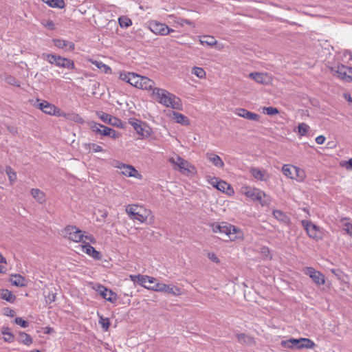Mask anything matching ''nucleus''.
I'll use <instances>...</instances> for the list:
<instances>
[{"instance_id":"nucleus-23","label":"nucleus","mask_w":352,"mask_h":352,"mask_svg":"<svg viewBox=\"0 0 352 352\" xmlns=\"http://www.w3.org/2000/svg\"><path fill=\"white\" fill-rule=\"evenodd\" d=\"M228 227L231 231L230 236H228L231 241L243 239V233L240 228L232 224H230Z\"/></svg>"},{"instance_id":"nucleus-24","label":"nucleus","mask_w":352,"mask_h":352,"mask_svg":"<svg viewBox=\"0 0 352 352\" xmlns=\"http://www.w3.org/2000/svg\"><path fill=\"white\" fill-rule=\"evenodd\" d=\"M207 159L212 163V164L218 168H223L224 166V162L222 159L217 155L214 153H209L206 154Z\"/></svg>"},{"instance_id":"nucleus-63","label":"nucleus","mask_w":352,"mask_h":352,"mask_svg":"<svg viewBox=\"0 0 352 352\" xmlns=\"http://www.w3.org/2000/svg\"><path fill=\"white\" fill-rule=\"evenodd\" d=\"M108 136L113 139H116L117 138H118L119 133L116 131L111 128L110 133Z\"/></svg>"},{"instance_id":"nucleus-49","label":"nucleus","mask_w":352,"mask_h":352,"mask_svg":"<svg viewBox=\"0 0 352 352\" xmlns=\"http://www.w3.org/2000/svg\"><path fill=\"white\" fill-rule=\"evenodd\" d=\"M294 173L296 174L294 179L298 181H302L305 177V171L299 167L296 166V168H294Z\"/></svg>"},{"instance_id":"nucleus-18","label":"nucleus","mask_w":352,"mask_h":352,"mask_svg":"<svg viewBox=\"0 0 352 352\" xmlns=\"http://www.w3.org/2000/svg\"><path fill=\"white\" fill-rule=\"evenodd\" d=\"M82 251L96 260H100L102 258V255L101 252L96 250L89 243H85L82 245Z\"/></svg>"},{"instance_id":"nucleus-30","label":"nucleus","mask_w":352,"mask_h":352,"mask_svg":"<svg viewBox=\"0 0 352 352\" xmlns=\"http://www.w3.org/2000/svg\"><path fill=\"white\" fill-rule=\"evenodd\" d=\"M42 1L50 7L54 8H56L61 9L65 6V3L63 0H42Z\"/></svg>"},{"instance_id":"nucleus-6","label":"nucleus","mask_w":352,"mask_h":352,"mask_svg":"<svg viewBox=\"0 0 352 352\" xmlns=\"http://www.w3.org/2000/svg\"><path fill=\"white\" fill-rule=\"evenodd\" d=\"M63 234L65 237H67L69 240L73 241L76 243H84V233L85 232L78 228L76 226H67L63 230Z\"/></svg>"},{"instance_id":"nucleus-31","label":"nucleus","mask_w":352,"mask_h":352,"mask_svg":"<svg viewBox=\"0 0 352 352\" xmlns=\"http://www.w3.org/2000/svg\"><path fill=\"white\" fill-rule=\"evenodd\" d=\"M294 168H296L295 166H292L290 164H285L282 168V171L286 177L291 179H294Z\"/></svg>"},{"instance_id":"nucleus-3","label":"nucleus","mask_w":352,"mask_h":352,"mask_svg":"<svg viewBox=\"0 0 352 352\" xmlns=\"http://www.w3.org/2000/svg\"><path fill=\"white\" fill-rule=\"evenodd\" d=\"M129 124H130L138 134L139 139H144L151 136L152 133V129L148 124L140 120L135 118H130L128 120Z\"/></svg>"},{"instance_id":"nucleus-4","label":"nucleus","mask_w":352,"mask_h":352,"mask_svg":"<svg viewBox=\"0 0 352 352\" xmlns=\"http://www.w3.org/2000/svg\"><path fill=\"white\" fill-rule=\"evenodd\" d=\"M126 212L130 219L138 220L141 223H144L146 221L151 212L150 210H145L138 205H129L126 208Z\"/></svg>"},{"instance_id":"nucleus-47","label":"nucleus","mask_w":352,"mask_h":352,"mask_svg":"<svg viewBox=\"0 0 352 352\" xmlns=\"http://www.w3.org/2000/svg\"><path fill=\"white\" fill-rule=\"evenodd\" d=\"M94 64L99 69H102L105 74H111V68L102 62L95 61Z\"/></svg>"},{"instance_id":"nucleus-56","label":"nucleus","mask_w":352,"mask_h":352,"mask_svg":"<svg viewBox=\"0 0 352 352\" xmlns=\"http://www.w3.org/2000/svg\"><path fill=\"white\" fill-rule=\"evenodd\" d=\"M344 230L352 237V223L346 222L344 223Z\"/></svg>"},{"instance_id":"nucleus-12","label":"nucleus","mask_w":352,"mask_h":352,"mask_svg":"<svg viewBox=\"0 0 352 352\" xmlns=\"http://www.w3.org/2000/svg\"><path fill=\"white\" fill-rule=\"evenodd\" d=\"M93 289L98 292L102 298L111 303H115L118 300L116 293L100 284H96Z\"/></svg>"},{"instance_id":"nucleus-22","label":"nucleus","mask_w":352,"mask_h":352,"mask_svg":"<svg viewBox=\"0 0 352 352\" xmlns=\"http://www.w3.org/2000/svg\"><path fill=\"white\" fill-rule=\"evenodd\" d=\"M301 338L298 339L290 338L289 340H282L281 346L284 348L300 349Z\"/></svg>"},{"instance_id":"nucleus-20","label":"nucleus","mask_w":352,"mask_h":352,"mask_svg":"<svg viewBox=\"0 0 352 352\" xmlns=\"http://www.w3.org/2000/svg\"><path fill=\"white\" fill-rule=\"evenodd\" d=\"M350 67H351L345 66L344 65H339L337 67H333L332 69L338 74V77L346 82V79H348L350 72Z\"/></svg>"},{"instance_id":"nucleus-15","label":"nucleus","mask_w":352,"mask_h":352,"mask_svg":"<svg viewBox=\"0 0 352 352\" xmlns=\"http://www.w3.org/2000/svg\"><path fill=\"white\" fill-rule=\"evenodd\" d=\"M38 108L43 113L48 115L56 116L60 111V109L55 105L48 102L46 100H42L38 104Z\"/></svg>"},{"instance_id":"nucleus-45","label":"nucleus","mask_w":352,"mask_h":352,"mask_svg":"<svg viewBox=\"0 0 352 352\" xmlns=\"http://www.w3.org/2000/svg\"><path fill=\"white\" fill-rule=\"evenodd\" d=\"M192 74L199 78H204L206 76V72L201 67H194L192 69Z\"/></svg>"},{"instance_id":"nucleus-50","label":"nucleus","mask_w":352,"mask_h":352,"mask_svg":"<svg viewBox=\"0 0 352 352\" xmlns=\"http://www.w3.org/2000/svg\"><path fill=\"white\" fill-rule=\"evenodd\" d=\"M263 112L268 116H274L278 114L279 111L276 107H266L263 108Z\"/></svg>"},{"instance_id":"nucleus-9","label":"nucleus","mask_w":352,"mask_h":352,"mask_svg":"<svg viewBox=\"0 0 352 352\" xmlns=\"http://www.w3.org/2000/svg\"><path fill=\"white\" fill-rule=\"evenodd\" d=\"M131 85L141 89L153 90L155 82L147 77L135 74Z\"/></svg>"},{"instance_id":"nucleus-29","label":"nucleus","mask_w":352,"mask_h":352,"mask_svg":"<svg viewBox=\"0 0 352 352\" xmlns=\"http://www.w3.org/2000/svg\"><path fill=\"white\" fill-rule=\"evenodd\" d=\"M14 279H11L12 285L16 287H24L26 285V280L25 278L19 274H15L12 275Z\"/></svg>"},{"instance_id":"nucleus-32","label":"nucleus","mask_w":352,"mask_h":352,"mask_svg":"<svg viewBox=\"0 0 352 352\" xmlns=\"http://www.w3.org/2000/svg\"><path fill=\"white\" fill-rule=\"evenodd\" d=\"M236 337L238 342L241 344H252L254 342L253 338L243 333H236Z\"/></svg>"},{"instance_id":"nucleus-35","label":"nucleus","mask_w":352,"mask_h":352,"mask_svg":"<svg viewBox=\"0 0 352 352\" xmlns=\"http://www.w3.org/2000/svg\"><path fill=\"white\" fill-rule=\"evenodd\" d=\"M201 44L208 46H213L217 44V40L212 36L205 35L203 36L200 40Z\"/></svg>"},{"instance_id":"nucleus-40","label":"nucleus","mask_w":352,"mask_h":352,"mask_svg":"<svg viewBox=\"0 0 352 352\" xmlns=\"http://www.w3.org/2000/svg\"><path fill=\"white\" fill-rule=\"evenodd\" d=\"M118 23L121 28H127L132 25V21L127 16H122L118 19Z\"/></svg>"},{"instance_id":"nucleus-10","label":"nucleus","mask_w":352,"mask_h":352,"mask_svg":"<svg viewBox=\"0 0 352 352\" xmlns=\"http://www.w3.org/2000/svg\"><path fill=\"white\" fill-rule=\"evenodd\" d=\"M114 167L120 169L122 174L126 177L142 179V175L132 165L116 161Z\"/></svg>"},{"instance_id":"nucleus-25","label":"nucleus","mask_w":352,"mask_h":352,"mask_svg":"<svg viewBox=\"0 0 352 352\" xmlns=\"http://www.w3.org/2000/svg\"><path fill=\"white\" fill-rule=\"evenodd\" d=\"M250 78L255 80L256 82L265 85L267 84V78L268 76L267 74H264L263 73L259 72H252L249 74Z\"/></svg>"},{"instance_id":"nucleus-64","label":"nucleus","mask_w":352,"mask_h":352,"mask_svg":"<svg viewBox=\"0 0 352 352\" xmlns=\"http://www.w3.org/2000/svg\"><path fill=\"white\" fill-rule=\"evenodd\" d=\"M325 140H326V138L324 135H318V137H316V142L318 144H322L324 142Z\"/></svg>"},{"instance_id":"nucleus-62","label":"nucleus","mask_w":352,"mask_h":352,"mask_svg":"<svg viewBox=\"0 0 352 352\" xmlns=\"http://www.w3.org/2000/svg\"><path fill=\"white\" fill-rule=\"evenodd\" d=\"M110 130L111 128L103 125V126H102L101 135L108 136L109 135Z\"/></svg>"},{"instance_id":"nucleus-41","label":"nucleus","mask_w":352,"mask_h":352,"mask_svg":"<svg viewBox=\"0 0 352 352\" xmlns=\"http://www.w3.org/2000/svg\"><path fill=\"white\" fill-rule=\"evenodd\" d=\"M135 75V73H131V72L125 73V72H122V73L120 74L119 78H120V80H122L123 81H125V82L129 83L130 85H131L132 79L134 78Z\"/></svg>"},{"instance_id":"nucleus-11","label":"nucleus","mask_w":352,"mask_h":352,"mask_svg":"<svg viewBox=\"0 0 352 352\" xmlns=\"http://www.w3.org/2000/svg\"><path fill=\"white\" fill-rule=\"evenodd\" d=\"M148 289L157 291V292H162L164 293L172 294L173 296H180L182 293V290L177 286L173 285H166L162 283H157L153 285L151 287H148Z\"/></svg>"},{"instance_id":"nucleus-60","label":"nucleus","mask_w":352,"mask_h":352,"mask_svg":"<svg viewBox=\"0 0 352 352\" xmlns=\"http://www.w3.org/2000/svg\"><path fill=\"white\" fill-rule=\"evenodd\" d=\"M177 160L179 161V163H176V164L179 167V168L186 169L185 165L188 163L187 161L184 160L180 157H178Z\"/></svg>"},{"instance_id":"nucleus-7","label":"nucleus","mask_w":352,"mask_h":352,"mask_svg":"<svg viewBox=\"0 0 352 352\" xmlns=\"http://www.w3.org/2000/svg\"><path fill=\"white\" fill-rule=\"evenodd\" d=\"M148 28L156 35L166 36L175 30L169 28L166 23L159 22L156 20H152L148 22Z\"/></svg>"},{"instance_id":"nucleus-13","label":"nucleus","mask_w":352,"mask_h":352,"mask_svg":"<svg viewBox=\"0 0 352 352\" xmlns=\"http://www.w3.org/2000/svg\"><path fill=\"white\" fill-rule=\"evenodd\" d=\"M97 115L104 123L120 129H124V124L120 118L102 111L97 112Z\"/></svg>"},{"instance_id":"nucleus-1","label":"nucleus","mask_w":352,"mask_h":352,"mask_svg":"<svg viewBox=\"0 0 352 352\" xmlns=\"http://www.w3.org/2000/svg\"><path fill=\"white\" fill-rule=\"evenodd\" d=\"M153 94L157 96L158 102L162 104L174 109L179 110L181 109L182 101L180 98L168 91L161 88H155Z\"/></svg>"},{"instance_id":"nucleus-26","label":"nucleus","mask_w":352,"mask_h":352,"mask_svg":"<svg viewBox=\"0 0 352 352\" xmlns=\"http://www.w3.org/2000/svg\"><path fill=\"white\" fill-rule=\"evenodd\" d=\"M132 280H133L135 283H138L142 287L146 288L148 289V287H152L153 285H146V283L147 282V278H149L148 276H144V275H131L130 276Z\"/></svg>"},{"instance_id":"nucleus-34","label":"nucleus","mask_w":352,"mask_h":352,"mask_svg":"<svg viewBox=\"0 0 352 352\" xmlns=\"http://www.w3.org/2000/svg\"><path fill=\"white\" fill-rule=\"evenodd\" d=\"M31 195L40 203H42L45 201L44 192L38 188H32L31 190Z\"/></svg>"},{"instance_id":"nucleus-51","label":"nucleus","mask_w":352,"mask_h":352,"mask_svg":"<svg viewBox=\"0 0 352 352\" xmlns=\"http://www.w3.org/2000/svg\"><path fill=\"white\" fill-rule=\"evenodd\" d=\"M99 323L101 324L102 329L105 331H107L108 329L110 327V321L108 318H103L102 317L100 318V320H99Z\"/></svg>"},{"instance_id":"nucleus-5","label":"nucleus","mask_w":352,"mask_h":352,"mask_svg":"<svg viewBox=\"0 0 352 352\" xmlns=\"http://www.w3.org/2000/svg\"><path fill=\"white\" fill-rule=\"evenodd\" d=\"M241 190L243 194L252 201H258L262 206L267 204V201L263 200V197H267L264 191L248 186L242 187Z\"/></svg>"},{"instance_id":"nucleus-38","label":"nucleus","mask_w":352,"mask_h":352,"mask_svg":"<svg viewBox=\"0 0 352 352\" xmlns=\"http://www.w3.org/2000/svg\"><path fill=\"white\" fill-rule=\"evenodd\" d=\"M66 118L69 120L73 121L74 122L78 123V124H84L85 120L78 113H68L66 116Z\"/></svg>"},{"instance_id":"nucleus-16","label":"nucleus","mask_w":352,"mask_h":352,"mask_svg":"<svg viewBox=\"0 0 352 352\" xmlns=\"http://www.w3.org/2000/svg\"><path fill=\"white\" fill-rule=\"evenodd\" d=\"M236 114L248 120L259 121L260 116L243 108L236 109Z\"/></svg>"},{"instance_id":"nucleus-48","label":"nucleus","mask_w":352,"mask_h":352,"mask_svg":"<svg viewBox=\"0 0 352 352\" xmlns=\"http://www.w3.org/2000/svg\"><path fill=\"white\" fill-rule=\"evenodd\" d=\"M175 23L181 27H183L185 25H190L192 28H195V24L193 21L187 19L179 18L175 21Z\"/></svg>"},{"instance_id":"nucleus-57","label":"nucleus","mask_w":352,"mask_h":352,"mask_svg":"<svg viewBox=\"0 0 352 352\" xmlns=\"http://www.w3.org/2000/svg\"><path fill=\"white\" fill-rule=\"evenodd\" d=\"M3 314L6 316L14 317L15 311L10 307H6L3 309Z\"/></svg>"},{"instance_id":"nucleus-17","label":"nucleus","mask_w":352,"mask_h":352,"mask_svg":"<svg viewBox=\"0 0 352 352\" xmlns=\"http://www.w3.org/2000/svg\"><path fill=\"white\" fill-rule=\"evenodd\" d=\"M54 45L59 49H65L67 51H73L75 49V44L72 41L63 39L54 38L52 40Z\"/></svg>"},{"instance_id":"nucleus-19","label":"nucleus","mask_w":352,"mask_h":352,"mask_svg":"<svg viewBox=\"0 0 352 352\" xmlns=\"http://www.w3.org/2000/svg\"><path fill=\"white\" fill-rule=\"evenodd\" d=\"M250 173L255 179L261 182H267L270 178L269 174L266 170H262L258 168H251Z\"/></svg>"},{"instance_id":"nucleus-37","label":"nucleus","mask_w":352,"mask_h":352,"mask_svg":"<svg viewBox=\"0 0 352 352\" xmlns=\"http://www.w3.org/2000/svg\"><path fill=\"white\" fill-rule=\"evenodd\" d=\"M6 173L8 177L10 184H13L17 179L16 172L10 166H8L6 168Z\"/></svg>"},{"instance_id":"nucleus-28","label":"nucleus","mask_w":352,"mask_h":352,"mask_svg":"<svg viewBox=\"0 0 352 352\" xmlns=\"http://www.w3.org/2000/svg\"><path fill=\"white\" fill-rule=\"evenodd\" d=\"M17 341L26 346H30L32 344L33 340L28 333L23 331H19Z\"/></svg>"},{"instance_id":"nucleus-46","label":"nucleus","mask_w":352,"mask_h":352,"mask_svg":"<svg viewBox=\"0 0 352 352\" xmlns=\"http://www.w3.org/2000/svg\"><path fill=\"white\" fill-rule=\"evenodd\" d=\"M5 80L9 85H14L18 87H21V82L19 80H17L15 77L11 75L7 76L5 78Z\"/></svg>"},{"instance_id":"nucleus-2","label":"nucleus","mask_w":352,"mask_h":352,"mask_svg":"<svg viewBox=\"0 0 352 352\" xmlns=\"http://www.w3.org/2000/svg\"><path fill=\"white\" fill-rule=\"evenodd\" d=\"M42 58L49 62L50 64L55 65L58 67L68 69H75V63L73 60L63 57L60 55L43 53Z\"/></svg>"},{"instance_id":"nucleus-43","label":"nucleus","mask_w":352,"mask_h":352,"mask_svg":"<svg viewBox=\"0 0 352 352\" xmlns=\"http://www.w3.org/2000/svg\"><path fill=\"white\" fill-rule=\"evenodd\" d=\"M88 124L93 132L101 135L102 126H103V124L94 121L88 122Z\"/></svg>"},{"instance_id":"nucleus-58","label":"nucleus","mask_w":352,"mask_h":352,"mask_svg":"<svg viewBox=\"0 0 352 352\" xmlns=\"http://www.w3.org/2000/svg\"><path fill=\"white\" fill-rule=\"evenodd\" d=\"M210 226V227L212 228V232H214V233L220 232V231H221V223H211Z\"/></svg>"},{"instance_id":"nucleus-36","label":"nucleus","mask_w":352,"mask_h":352,"mask_svg":"<svg viewBox=\"0 0 352 352\" xmlns=\"http://www.w3.org/2000/svg\"><path fill=\"white\" fill-rule=\"evenodd\" d=\"M174 116L177 123L182 124L184 126H187L190 124L189 119L186 116L178 112H175Z\"/></svg>"},{"instance_id":"nucleus-14","label":"nucleus","mask_w":352,"mask_h":352,"mask_svg":"<svg viewBox=\"0 0 352 352\" xmlns=\"http://www.w3.org/2000/svg\"><path fill=\"white\" fill-rule=\"evenodd\" d=\"M304 272L316 285H321L325 283L324 275L322 272L316 270L314 267H306Z\"/></svg>"},{"instance_id":"nucleus-27","label":"nucleus","mask_w":352,"mask_h":352,"mask_svg":"<svg viewBox=\"0 0 352 352\" xmlns=\"http://www.w3.org/2000/svg\"><path fill=\"white\" fill-rule=\"evenodd\" d=\"M274 217L280 222L288 224L290 222L289 217L280 210H273Z\"/></svg>"},{"instance_id":"nucleus-53","label":"nucleus","mask_w":352,"mask_h":352,"mask_svg":"<svg viewBox=\"0 0 352 352\" xmlns=\"http://www.w3.org/2000/svg\"><path fill=\"white\" fill-rule=\"evenodd\" d=\"M14 322L21 326V327L23 328H26L29 326V323L28 321L23 320L22 318L21 317H16L15 319H14Z\"/></svg>"},{"instance_id":"nucleus-54","label":"nucleus","mask_w":352,"mask_h":352,"mask_svg":"<svg viewBox=\"0 0 352 352\" xmlns=\"http://www.w3.org/2000/svg\"><path fill=\"white\" fill-rule=\"evenodd\" d=\"M3 339L4 342H6L12 343L14 341L15 337H14V335L12 333V332H10V333H8V334H6L3 337Z\"/></svg>"},{"instance_id":"nucleus-39","label":"nucleus","mask_w":352,"mask_h":352,"mask_svg":"<svg viewBox=\"0 0 352 352\" xmlns=\"http://www.w3.org/2000/svg\"><path fill=\"white\" fill-rule=\"evenodd\" d=\"M315 346L314 341L309 338H301L300 349H312Z\"/></svg>"},{"instance_id":"nucleus-52","label":"nucleus","mask_w":352,"mask_h":352,"mask_svg":"<svg viewBox=\"0 0 352 352\" xmlns=\"http://www.w3.org/2000/svg\"><path fill=\"white\" fill-rule=\"evenodd\" d=\"M230 224L226 222L221 223V231L219 233L226 234L228 236H230V230L229 229Z\"/></svg>"},{"instance_id":"nucleus-55","label":"nucleus","mask_w":352,"mask_h":352,"mask_svg":"<svg viewBox=\"0 0 352 352\" xmlns=\"http://www.w3.org/2000/svg\"><path fill=\"white\" fill-rule=\"evenodd\" d=\"M89 147L92 150V151L94 152V153H98V152L103 151V148H102V147L101 146H100L98 144H94V143L91 144L89 145Z\"/></svg>"},{"instance_id":"nucleus-61","label":"nucleus","mask_w":352,"mask_h":352,"mask_svg":"<svg viewBox=\"0 0 352 352\" xmlns=\"http://www.w3.org/2000/svg\"><path fill=\"white\" fill-rule=\"evenodd\" d=\"M43 25L50 30H53L55 28V24L52 20H47Z\"/></svg>"},{"instance_id":"nucleus-21","label":"nucleus","mask_w":352,"mask_h":352,"mask_svg":"<svg viewBox=\"0 0 352 352\" xmlns=\"http://www.w3.org/2000/svg\"><path fill=\"white\" fill-rule=\"evenodd\" d=\"M216 188L229 196L233 195L234 193V190L231 185L223 180L220 179L219 182H216Z\"/></svg>"},{"instance_id":"nucleus-33","label":"nucleus","mask_w":352,"mask_h":352,"mask_svg":"<svg viewBox=\"0 0 352 352\" xmlns=\"http://www.w3.org/2000/svg\"><path fill=\"white\" fill-rule=\"evenodd\" d=\"M1 298L6 300L7 302L13 303L16 300V296L12 294L11 291L8 289H2Z\"/></svg>"},{"instance_id":"nucleus-44","label":"nucleus","mask_w":352,"mask_h":352,"mask_svg":"<svg viewBox=\"0 0 352 352\" xmlns=\"http://www.w3.org/2000/svg\"><path fill=\"white\" fill-rule=\"evenodd\" d=\"M309 130V126L305 122L300 123L298 126V133L300 136L306 135Z\"/></svg>"},{"instance_id":"nucleus-42","label":"nucleus","mask_w":352,"mask_h":352,"mask_svg":"<svg viewBox=\"0 0 352 352\" xmlns=\"http://www.w3.org/2000/svg\"><path fill=\"white\" fill-rule=\"evenodd\" d=\"M88 124L93 132L101 135L102 126H103V124L94 121L88 122Z\"/></svg>"},{"instance_id":"nucleus-8","label":"nucleus","mask_w":352,"mask_h":352,"mask_svg":"<svg viewBox=\"0 0 352 352\" xmlns=\"http://www.w3.org/2000/svg\"><path fill=\"white\" fill-rule=\"evenodd\" d=\"M301 224L309 238L318 241L322 239L320 228L309 220H302Z\"/></svg>"},{"instance_id":"nucleus-59","label":"nucleus","mask_w":352,"mask_h":352,"mask_svg":"<svg viewBox=\"0 0 352 352\" xmlns=\"http://www.w3.org/2000/svg\"><path fill=\"white\" fill-rule=\"evenodd\" d=\"M208 258L215 263H219L220 260L214 252H209Z\"/></svg>"}]
</instances>
